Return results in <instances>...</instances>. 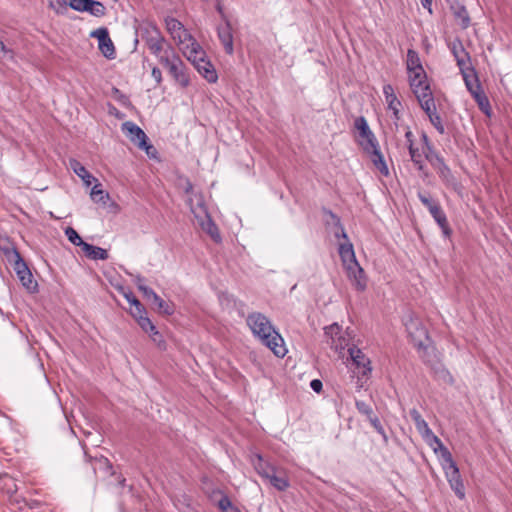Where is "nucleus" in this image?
Listing matches in <instances>:
<instances>
[{
    "mask_svg": "<svg viewBox=\"0 0 512 512\" xmlns=\"http://www.w3.org/2000/svg\"><path fill=\"white\" fill-rule=\"evenodd\" d=\"M408 338L417 349L419 357L434 371L438 379L446 383L452 384L453 377L450 372L440 363L436 349L428 335V331L420 319L407 316L403 320Z\"/></svg>",
    "mask_w": 512,
    "mask_h": 512,
    "instance_id": "obj_1",
    "label": "nucleus"
},
{
    "mask_svg": "<svg viewBox=\"0 0 512 512\" xmlns=\"http://www.w3.org/2000/svg\"><path fill=\"white\" fill-rule=\"evenodd\" d=\"M324 213L327 215L326 224L335 227L333 231L335 238L343 240L339 243L338 252L348 279L356 289L364 290L366 287L364 270L356 259L353 245L348 239L340 218L330 210H325Z\"/></svg>",
    "mask_w": 512,
    "mask_h": 512,
    "instance_id": "obj_2",
    "label": "nucleus"
},
{
    "mask_svg": "<svg viewBox=\"0 0 512 512\" xmlns=\"http://www.w3.org/2000/svg\"><path fill=\"white\" fill-rule=\"evenodd\" d=\"M247 325L254 336L268 347L277 357H284L287 350L281 335L275 330L270 320L259 312H253L247 317Z\"/></svg>",
    "mask_w": 512,
    "mask_h": 512,
    "instance_id": "obj_3",
    "label": "nucleus"
},
{
    "mask_svg": "<svg viewBox=\"0 0 512 512\" xmlns=\"http://www.w3.org/2000/svg\"><path fill=\"white\" fill-rule=\"evenodd\" d=\"M353 133L355 140L362 149L371 157L377 169L384 173V160L380 151L379 143L370 130L366 119L363 116L354 120Z\"/></svg>",
    "mask_w": 512,
    "mask_h": 512,
    "instance_id": "obj_4",
    "label": "nucleus"
},
{
    "mask_svg": "<svg viewBox=\"0 0 512 512\" xmlns=\"http://www.w3.org/2000/svg\"><path fill=\"white\" fill-rule=\"evenodd\" d=\"M410 87L415 96L431 91L419 54L409 49L406 59Z\"/></svg>",
    "mask_w": 512,
    "mask_h": 512,
    "instance_id": "obj_5",
    "label": "nucleus"
},
{
    "mask_svg": "<svg viewBox=\"0 0 512 512\" xmlns=\"http://www.w3.org/2000/svg\"><path fill=\"white\" fill-rule=\"evenodd\" d=\"M438 453H440V464L444 470L446 479L451 489L455 492L459 499H464V484L460 475L459 468L453 460L452 454L446 447L440 449Z\"/></svg>",
    "mask_w": 512,
    "mask_h": 512,
    "instance_id": "obj_6",
    "label": "nucleus"
},
{
    "mask_svg": "<svg viewBox=\"0 0 512 512\" xmlns=\"http://www.w3.org/2000/svg\"><path fill=\"white\" fill-rule=\"evenodd\" d=\"M348 354L350 359V363L348 365L349 369L357 376V385L362 387L363 379H366L372 371L371 362L369 358H367L363 352L354 345L349 347Z\"/></svg>",
    "mask_w": 512,
    "mask_h": 512,
    "instance_id": "obj_7",
    "label": "nucleus"
},
{
    "mask_svg": "<svg viewBox=\"0 0 512 512\" xmlns=\"http://www.w3.org/2000/svg\"><path fill=\"white\" fill-rule=\"evenodd\" d=\"M325 335L329 338L328 344L330 347L342 357L344 356L343 351L351 347L350 334L347 331H343L337 323L325 327Z\"/></svg>",
    "mask_w": 512,
    "mask_h": 512,
    "instance_id": "obj_8",
    "label": "nucleus"
},
{
    "mask_svg": "<svg viewBox=\"0 0 512 512\" xmlns=\"http://www.w3.org/2000/svg\"><path fill=\"white\" fill-rule=\"evenodd\" d=\"M421 108L429 117L431 124L440 134H444L445 128L442 124L441 117L436 111V105L432 91L416 96Z\"/></svg>",
    "mask_w": 512,
    "mask_h": 512,
    "instance_id": "obj_9",
    "label": "nucleus"
},
{
    "mask_svg": "<svg viewBox=\"0 0 512 512\" xmlns=\"http://www.w3.org/2000/svg\"><path fill=\"white\" fill-rule=\"evenodd\" d=\"M121 130L126 134L131 142L136 144L140 149L145 150L150 154V150L154 149L153 145L148 143V138L145 132L134 122L126 121L122 123Z\"/></svg>",
    "mask_w": 512,
    "mask_h": 512,
    "instance_id": "obj_10",
    "label": "nucleus"
},
{
    "mask_svg": "<svg viewBox=\"0 0 512 512\" xmlns=\"http://www.w3.org/2000/svg\"><path fill=\"white\" fill-rule=\"evenodd\" d=\"M188 205L190 207L191 212L196 217L199 216L197 213L198 210L205 214L206 220L201 222L202 229L204 231H206L215 242H217V243L220 242L221 235H220L219 229H218L217 225L211 220V218L207 214V210H206L205 204L203 202L202 196H199L196 206L193 205V200L191 198L188 200Z\"/></svg>",
    "mask_w": 512,
    "mask_h": 512,
    "instance_id": "obj_11",
    "label": "nucleus"
},
{
    "mask_svg": "<svg viewBox=\"0 0 512 512\" xmlns=\"http://www.w3.org/2000/svg\"><path fill=\"white\" fill-rule=\"evenodd\" d=\"M166 29L171 37L177 41L178 45H184L191 41L192 35L185 29L184 25L176 18L168 17L165 19Z\"/></svg>",
    "mask_w": 512,
    "mask_h": 512,
    "instance_id": "obj_12",
    "label": "nucleus"
},
{
    "mask_svg": "<svg viewBox=\"0 0 512 512\" xmlns=\"http://www.w3.org/2000/svg\"><path fill=\"white\" fill-rule=\"evenodd\" d=\"M414 425L422 439L435 453H438L440 449L445 447L442 441L429 428L428 423L423 418L416 421Z\"/></svg>",
    "mask_w": 512,
    "mask_h": 512,
    "instance_id": "obj_13",
    "label": "nucleus"
},
{
    "mask_svg": "<svg viewBox=\"0 0 512 512\" xmlns=\"http://www.w3.org/2000/svg\"><path fill=\"white\" fill-rule=\"evenodd\" d=\"M91 36L98 39L99 49L107 59L115 58V47L106 28H99L93 31Z\"/></svg>",
    "mask_w": 512,
    "mask_h": 512,
    "instance_id": "obj_14",
    "label": "nucleus"
},
{
    "mask_svg": "<svg viewBox=\"0 0 512 512\" xmlns=\"http://www.w3.org/2000/svg\"><path fill=\"white\" fill-rule=\"evenodd\" d=\"M14 264V270L22 283V285L28 290H35L37 283L33 280L31 271L21 256L12 261Z\"/></svg>",
    "mask_w": 512,
    "mask_h": 512,
    "instance_id": "obj_15",
    "label": "nucleus"
},
{
    "mask_svg": "<svg viewBox=\"0 0 512 512\" xmlns=\"http://www.w3.org/2000/svg\"><path fill=\"white\" fill-rule=\"evenodd\" d=\"M423 140V153L425 156V159L435 165L436 168H438L441 172L449 171L447 165L444 163V160L442 157H440L431 147L428 141V137L423 134L422 135Z\"/></svg>",
    "mask_w": 512,
    "mask_h": 512,
    "instance_id": "obj_16",
    "label": "nucleus"
},
{
    "mask_svg": "<svg viewBox=\"0 0 512 512\" xmlns=\"http://www.w3.org/2000/svg\"><path fill=\"white\" fill-rule=\"evenodd\" d=\"M450 50L456 60L459 69L472 65L469 53L465 50L462 42L458 39L450 44Z\"/></svg>",
    "mask_w": 512,
    "mask_h": 512,
    "instance_id": "obj_17",
    "label": "nucleus"
},
{
    "mask_svg": "<svg viewBox=\"0 0 512 512\" xmlns=\"http://www.w3.org/2000/svg\"><path fill=\"white\" fill-rule=\"evenodd\" d=\"M181 50L192 64H195L197 61H200L206 56L205 51L193 37L191 41H187L184 45H181Z\"/></svg>",
    "mask_w": 512,
    "mask_h": 512,
    "instance_id": "obj_18",
    "label": "nucleus"
},
{
    "mask_svg": "<svg viewBox=\"0 0 512 512\" xmlns=\"http://www.w3.org/2000/svg\"><path fill=\"white\" fill-rule=\"evenodd\" d=\"M463 77L465 86L470 94L482 89L477 73L472 65L459 69Z\"/></svg>",
    "mask_w": 512,
    "mask_h": 512,
    "instance_id": "obj_19",
    "label": "nucleus"
},
{
    "mask_svg": "<svg viewBox=\"0 0 512 512\" xmlns=\"http://www.w3.org/2000/svg\"><path fill=\"white\" fill-rule=\"evenodd\" d=\"M405 137L409 148V154L411 156V160L418 165V168L420 170L423 169V163H424V153H423V142L421 143V149L418 147H415L412 141V132L407 128L404 127Z\"/></svg>",
    "mask_w": 512,
    "mask_h": 512,
    "instance_id": "obj_20",
    "label": "nucleus"
},
{
    "mask_svg": "<svg viewBox=\"0 0 512 512\" xmlns=\"http://www.w3.org/2000/svg\"><path fill=\"white\" fill-rule=\"evenodd\" d=\"M219 40L221 41L225 52L229 55L233 54L234 46H233V35H232V27L229 20H225L223 25H220L217 29Z\"/></svg>",
    "mask_w": 512,
    "mask_h": 512,
    "instance_id": "obj_21",
    "label": "nucleus"
},
{
    "mask_svg": "<svg viewBox=\"0 0 512 512\" xmlns=\"http://www.w3.org/2000/svg\"><path fill=\"white\" fill-rule=\"evenodd\" d=\"M137 321L138 325L141 327L143 331L149 333L150 337L154 342H161L162 336L159 334L156 326L152 323V321L147 317L146 313H139L133 316Z\"/></svg>",
    "mask_w": 512,
    "mask_h": 512,
    "instance_id": "obj_22",
    "label": "nucleus"
},
{
    "mask_svg": "<svg viewBox=\"0 0 512 512\" xmlns=\"http://www.w3.org/2000/svg\"><path fill=\"white\" fill-rule=\"evenodd\" d=\"M197 71L209 82L215 83L218 79L217 72L211 62L205 57L193 64Z\"/></svg>",
    "mask_w": 512,
    "mask_h": 512,
    "instance_id": "obj_23",
    "label": "nucleus"
},
{
    "mask_svg": "<svg viewBox=\"0 0 512 512\" xmlns=\"http://www.w3.org/2000/svg\"><path fill=\"white\" fill-rule=\"evenodd\" d=\"M168 72L182 87H187L189 85V77L185 71V65L181 59L176 61V64L172 65Z\"/></svg>",
    "mask_w": 512,
    "mask_h": 512,
    "instance_id": "obj_24",
    "label": "nucleus"
},
{
    "mask_svg": "<svg viewBox=\"0 0 512 512\" xmlns=\"http://www.w3.org/2000/svg\"><path fill=\"white\" fill-rule=\"evenodd\" d=\"M0 252L9 262L21 256L11 239L4 235H0Z\"/></svg>",
    "mask_w": 512,
    "mask_h": 512,
    "instance_id": "obj_25",
    "label": "nucleus"
},
{
    "mask_svg": "<svg viewBox=\"0 0 512 512\" xmlns=\"http://www.w3.org/2000/svg\"><path fill=\"white\" fill-rule=\"evenodd\" d=\"M252 464L256 472L264 479H266L276 467L264 460L260 454H256L252 459Z\"/></svg>",
    "mask_w": 512,
    "mask_h": 512,
    "instance_id": "obj_26",
    "label": "nucleus"
},
{
    "mask_svg": "<svg viewBox=\"0 0 512 512\" xmlns=\"http://www.w3.org/2000/svg\"><path fill=\"white\" fill-rule=\"evenodd\" d=\"M157 58L160 64L167 70H169L172 65L176 64V61L181 59L171 45H167L165 51L162 52L160 56H157Z\"/></svg>",
    "mask_w": 512,
    "mask_h": 512,
    "instance_id": "obj_27",
    "label": "nucleus"
},
{
    "mask_svg": "<svg viewBox=\"0 0 512 512\" xmlns=\"http://www.w3.org/2000/svg\"><path fill=\"white\" fill-rule=\"evenodd\" d=\"M433 219L436 221L438 226L441 228L445 237H449L451 234V229L449 228L446 214L442 210L441 206L434 207L433 211L430 213Z\"/></svg>",
    "mask_w": 512,
    "mask_h": 512,
    "instance_id": "obj_28",
    "label": "nucleus"
},
{
    "mask_svg": "<svg viewBox=\"0 0 512 512\" xmlns=\"http://www.w3.org/2000/svg\"><path fill=\"white\" fill-rule=\"evenodd\" d=\"M69 165L74 173L83 180L85 185L90 186L92 180H96L78 160L71 159Z\"/></svg>",
    "mask_w": 512,
    "mask_h": 512,
    "instance_id": "obj_29",
    "label": "nucleus"
},
{
    "mask_svg": "<svg viewBox=\"0 0 512 512\" xmlns=\"http://www.w3.org/2000/svg\"><path fill=\"white\" fill-rule=\"evenodd\" d=\"M82 250L86 257L92 260H107L109 258L107 250L89 243H86Z\"/></svg>",
    "mask_w": 512,
    "mask_h": 512,
    "instance_id": "obj_30",
    "label": "nucleus"
},
{
    "mask_svg": "<svg viewBox=\"0 0 512 512\" xmlns=\"http://www.w3.org/2000/svg\"><path fill=\"white\" fill-rule=\"evenodd\" d=\"M141 38L144 42H148L150 39L156 38L161 35L160 30L153 22H144L139 27Z\"/></svg>",
    "mask_w": 512,
    "mask_h": 512,
    "instance_id": "obj_31",
    "label": "nucleus"
},
{
    "mask_svg": "<svg viewBox=\"0 0 512 512\" xmlns=\"http://www.w3.org/2000/svg\"><path fill=\"white\" fill-rule=\"evenodd\" d=\"M454 17L459 21L460 26L466 29L470 25V17L464 5L457 3L451 6Z\"/></svg>",
    "mask_w": 512,
    "mask_h": 512,
    "instance_id": "obj_32",
    "label": "nucleus"
},
{
    "mask_svg": "<svg viewBox=\"0 0 512 512\" xmlns=\"http://www.w3.org/2000/svg\"><path fill=\"white\" fill-rule=\"evenodd\" d=\"M269 483L278 491H285L289 486V480L286 476L278 474L277 468L266 478Z\"/></svg>",
    "mask_w": 512,
    "mask_h": 512,
    "instance_id": "obj_33",
    "label": "nucleus"
},
{
    "mask_svg": "<svg viewBox=\"0 0 512 512\" xmlns=\"http://www.w3.org/2000/svg\"><path fill=\"white\" fill-rule=\"evenodd\" d=\"M475 102L477 103L479 109L487 116H492V109L489 102L488 97L484 93V91L481 89L473 94H471Z\"/></svg>",
    "mask_w": 512,
    "mask_h": 512,
    "instance_id": "obj_34",
    "label": "nucleus"
},
{
    "mask_svg": "<svg viewBox=\"0 0 512 512\" xmlns=\"http://www.w3.org/2000/svg\"><path fill=\"white\" fill-rule=\"evenodd\" d=\"M145 44L147 45L151 54L155 55L156 57L160 56V54L165 51L167 45H169L162 34L156 36L154 39H150L148 42H145Z\"/></svg>",
    "mask_w": 512,
    "mask_h": 512,
    "instance_id": "obj_35",
    "label": "nucleus"
},
{
    "mask_svg": "<svg viewBox=\"0 0 512 512\" xmlns=\"http://www.w3.org/2000/svg\"><path fill=\"white\" fill-rule=\"evenodd\" d=\"M356 406L361 413L367 415V417H368L370 423L373 425V427L375 429H377V431L379 433L383 434L384 432H383L382 426L380 424V421L376 416L373 415L372 409L366 403L359 402V401L356 402Z\"/></svg>",
    "mask_w": 512,
    "mask_h": 512,
    "instance_id": "obj_36",
    "label": "nucleus"
},
{
    "mask_svg": "<svg viewBox=\"0 0 512 512\" xmlns=\"http://www.w3.org/2000/svg\"><path fill=\"white\" fill-rule=\"evenodd\" d=\"M124 297L131 304L130 314L132 316L139 313H146L144 305L136 298L132 292L124 293Z\"/></svg>",
    "mask_w": 512,
    "mask_h": 512,
    "instance_id": "obj_37",
    "label": "nucleus"
},
{
    "mask_svg": "<svg viewBox=\"0 0 512 512\" xmlns=\"http://www.w3.org/2000/svg\"><path fill=\"white\" fill-rule=\"evenodd\" d=\"M85 7L84 12H88L95 17H102L106 12L105 6L97 0H90V3H87Z\"/></svg>",
    "mask_w": 512,
    "mask_h": 512,
    "instance_id": "obj_38",
    "label": "nucleus"
},
{
    "mask_svg": "<svg viewBox=\"0 0 512 512\" xmlns=\"http://www.w3.org/2000/svg\"><path fill=\"white\" fill-rule=\"evenodd\" d=\"M389 91H392L391 86H386V100L388 101V108L393 111L395 118L398 120L399 116V108L401 107V103L397 98L393 95H389Z\"/></svg>",
    "mask_w": 512,
    "mask_h": 512,
    "instance_id": "obj_39",
    "label": "nucleus"
},
{
    "mask_svg": "<svg viewBox=\"0 0 512 512\" xmlns=\"http://www.w3.org/2000/svg\"><path fill=\"white\" fill-rule=\"evenodd\" d=\"M91 198L95 202H101L103 204H106L107 199L109 198L108 193H105L101 188L100 184H96L91 189Z\"/></svg>",
    "mask_w": 512,
    "mask_h": 512,
    "instance_id": "obj_40",
    "label": "nucleus"
},
{
    "mask_svg": "<svg viewBox=\"0 0 512 512\" xmlns=\"http://www.w3.org/2000/svg\"><path fill=\"white\" fill-rule=\"evenodd\" d=\"M65 234L68 238V240L76 245V246H80L81 248L84 247V245L87 243V242H84L82 240V238L79 236V234L77 233V231L75 229H73L72 227H68L65 231Z\"/></svg>",
    "mask_w": 512,
    "mask_h": 512,
    "instance_id": "obj_41",
    "label": "nucleus"
},
{
    "mask_svg": "<svg viewBox=\"0 0 512 512\" xmlns=\"http://www.w3.org/2000/svg\"><path fill=\"white\" fill-rule=\"evenodd\" d=\"M218 507L222 512H241L234 506L227 495H223L218 502Z\"/></svg>",
    "mask_w": 512,
    "mask_h": 512,
    "instance_id": "obj_42",
    "label": "nucleus"
},
{
    "mask_svg": "<svg viewBox=\"0 0 512 512\" xmlns=\"http://www.w3.org/2000/svg\"><path fill=\"white\" fill-rule=\"evenodd\" d=\"M418 198L430 213L433 211L434 207L439 206V203L431 198L428 193L418 192Z\"/></svg>",
    "mask_w": 512,
    "mask_h": 512,
    "instance_id": "obj_43",
    "label": "nucleus"
},
{
    "mask_svg": "<svg viewBox=\"0 0 512 512\" xmlns=\"http://www.w3.org/2000/svg\"><path fill=\"white\" fill-rule=\"evenodd\" d=\"M154 304L157 306V309L159 312L165 314V315H172L173 309L170 307V305L165 302L159 295H156L153 298Z\"/></svg>",
    "mask_w": 512,
    "mask_h": 512,
    "instance_id": "obj_44",
    "label": "nucleus"
},
{
    "mask_svg": "<svg viewBox=\"0 0 512 512\" xmlns=\"http://www.w3.org/2000/svg\"><path fill=\"white\" fill-rule=\"evenodd\" d=\"M90 3V0H69L65 4L76 11L84 12L85 6Z\"/></svg>",
    "mask_w": 512,
    "mask_h": 512,
    "instance_id": "obj_45",
    "label": "nucleus"
},
{
    "mask_svg": "<svg viewBox=\"0 0 512 512\" xmlns=\"http://www.w3.org/2000/svg\"><path fill=\"white\" fill-rule=\"evenodd\" d=\"M99 468H107L108 470H112V465L110 461L105 457H100L95 459L94 469Z\"/></svg>",
    "mask_w": 512,
    "mask_h": 512,
    "instance_id": "obj_46",
    "label": "nucleus"
},
{
    "mask_svg": "<svg viewBox=\"0 0 512 512\" xmlns=\"http://www.w3.org/2000/svg\"><path fill=\"white\" fill-rule=\"evenodd\" d=\"M13 58V51L6 47V45L0 40V59Z\"/></svg>",
    "mask_w": 512,
    "mask_h": 512,
    "instance_id": "obj_47",
    "label": "nucleus"
},
{
    "mask_svg": "<svg viewBox=\"0 0 512 512\" xmlns=\"http://www.w3.org/2000/svg\"><path fill=\"white\" fill-rule=\"evenodd\" d=\"M140 291L143 293V295L148 298L152 299L157 295L153 289H151L148 286L140 287Z\"/></svg>",
    "mask_w": 512,
    "mask_h": 512,
    "instance_id": "obj_48",
    "label": "nucleus"
},
{
    "mask_svg": "<svg viewBox=\"0 0 512 512\" xmlns=\"http://www.w3.org/2000/svg\"><path fill=\"white\" fill-rule=\"evenodd\" d=\"M310 387L313 391H315L316 393H320L323 389V384L321 382V380L319 379H313L311 382H310Z\"/></svg>",
    "mask_w": 512,
    "mask_h": 512,
    "instance_id": "obj_49",
    "label": "nucleus"
},
{
    "mask_svg": "<svg viewBox=\"0 0 512 512\" xmlns=\"http://www.w3.org/2000/svg\"><path fill=\"white\" fill-rule=\"evenodd\" d=\"M151 75H152V77L154 78V80H155L158 84H160V83H161V81H162V72H161V70H160L158 67H154V68L152 69Z\"/></svg>",
    "mask_w": 512,
    "mask_h": 512,
    "instance_id": "obj_50",
    "label": "nucleus"
},
{
    "mask_svg": "<svg viewBox=\"0 0 512 512\" xmlns=\"http://www.w3.org/2000/svg\"><path fill=\"white\" fill-rule=\"evenodd\" d=\"M134 283L137 286L138 290L140 291V287H144L145 285V278L141 275H136L134 278Z\"/></svg>",
    "mask_w": 512,
    "mask_h": 512,
    "instance_id": "obj_51",
    "label": "nucleus"
},
{
    "mask_svg": "<svg viewBox=\"0 0 512 512\" xmlns=\"http://www.w3.org/2000/svg\"><path fill=\"white\" fill-rule=\"evenodd\" d=\"M409 414H410V417H411L413 423H415L416 421L423 418L417 409H411Z\"/></svg>",
    "mask_w": 512,
    "mask_h": 512,
    "instance_id": "obj_52",
    "label": "nucleus"
},
{
    "mask_svg": "<svg viewBox=\"0 0 512 512\" xmlns=\"http://www.w3.org/2000/svg\"><path fill=\"white\" fill-rule=\"evenodd\" d=\"M423 8L427 9L429 14H432V0H421Z\"/></svg>",
    "mask_w": 512,
    "mask_h": 512,
    "instance_id": "obj_53",
    "label": "nucleus"
},
{
    "mask_svg": "<svg viewBox=\"0 0 512 512\" xmlns=\"http://www.w3.org/2000/svg\"><path fill=\"white\" fill-rule=\"evenodd\" d=\"M184 191L186 194H191L193 191V185L189 179H186V181H185Z\"/></svg>",
    "mask_w": 512,
    "mask_h": 512,
    "instance_id": "obj_54",
    "label": "nucleus"
},
{
    "mask_svg": "<svg viewBox=\"0 0 512 512\" xmlns=\"http://www.w3.org/2000/svg\"><path fill=\"white\" fill-rule=\"evenodd\" d=\"M217 11L222 15L224 20H228L223 12V8L220 4L217 5Z\"/></svg>",
    "mask_w": 512,
    "mask_h": 512,
    "instance_id": "obj_55",
    "label": "nucleus"
},
{
    "mask_svg": "<svg viewBox=\"0 0 512 512\" xmlns=\"http://www.w3.org/2000/svg\"><path fill=\"white\" fill-rule=\"evenodd\" d=\"M118 483L121 487H124L125 483H126V479L124 477H120L118 480Z\"/></svg>",
    "mask_w": 512,
    "mask_h": 512,
    "instance_id": "obj_56",
    "label": "nucleus"
}]
</instances>
